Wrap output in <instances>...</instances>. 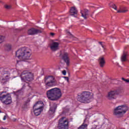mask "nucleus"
Segmentation results:
<instances>
[{
    "instance_id": "obj_1",
    "label": "nucleus",
    "mask_w": 129,
    "mask_h": 129,
    "mask_svg": "<svg viewBox=\"0 0 129 129\" xmlns=\"http://www.w3.org/2000/svg\"><path fill=\"white\" fill-rule=\"evenodd\" d=\"M31 49L28 47H21L16 52V56L20 59V60H17V63L20 61H26L29 60L31 57Z\"/></svg>"
},
{
    "instance_id": "obj_2",
    "label": "nucleus",
    "mask_w": 129,
    "mask_h": 129,
    "mask_svg": "<svg viewBox=\"0 0 129 129\" xmlns=\"http://www.w3.org/2000/svg\"><path fill=\"white\" fill-rule=\"evenodd\" d=\"M77 99L78 101L82 103H89L93 99V93L88 91H84L78 94Z\"/></svg>"
},
{
    "instance_id": "obj_3",
    "label": "nucleus",
    "mask_w": 129,
    "mask_h": 129,
    "mask_svg": "<svg viewBox=\"0 0 129 129\" xmlns=\"http://www.w3.org/2000/svg\"><path fill=\"white\" fill-rule=\"evenodd\" d=\"M47 97L50 100H58L62 96L61 90L59 88H54L47 91Z\"/></svg>"
},
{
    "instance_id": "obj_4",
    "label": "nucleus",
    "mask_w": 129,
    "mask_h": 129,
    "mask_svg": "<svg viewBox=\"0 0 129 129\" xmlns=\"http://www.w3.org/2000/svg\"><path fill=\"white\" fill-rule=\"evenodd\" d=\"M127 110H128V107L126 105L118 106L114 109L113 114L117 118H119V117H122L123 114H124Z\"/></svg>"
},
{
    "instance_id": "obj_5",
    "label": "nucleus",
    "mask_w": 129,
    "mask_h": 129,
    "mask_svg": "<svg viewBox=\"0 0 129 129\" xmlns=\"http://www.w3.org/2000/svg\"><path fill=\"white\" fill-rule=\"evenodd\" d=\"M44 81L46 87H53L57 84V81H56L55 77L51 75L45 76Z\"/></svg>"
},
{
    "instance_id": "obj_6",
    "label": "nucleus",
    "mask_w": 129,
    "mask_h": 129,
    "mask_svg": "<svg viewBox=\"0 0 129 129\" xmlns=\"http://www.w3.org/2000/svg\"><path fill=\"white\" fill-rule=\"evenodd\" d=\"M43 107H44V103H43V101H39L37 102L33 106L35 115L36 116L40 115L41 112L43 111Z\"/></svg>"
},
{
    "instance_id": "obj_7",
    "label": "nucleus",
    "mask_w": 129,
    "mask_h": 129,
    "mask_svg": "<svg viewBox=\"0 0 129 129\" xmlns=\"http://www.w3.org/2000/svg\"><path fill=\"white\" fill-rule=\"evenodd\" d=\"M21 78L22 81H32L34 80V75L32 73L24 71L21 73Z\"/></svg>"
},
{
    "instance_id": "obj_8",
    "label": "nucleus",
    "mask_w": 129,
    "mask_h": 129,
    "mask_svg": "<svg viewBox=\"0 0 129 129\" xmlns=\"http://www.w3.org/2000/svg\"><path fill=\"white\" fill-rule=\"evenodd\" d=\"M66 117H62L58 121L57 127L58 129H69V121L68 119H65Z\"/></svg>"
},
{
    "instance_id": "obj_9",
    "label": "nucleus",
    "mask_w": 129,
    "mask_h": 129,
    "mask_svg": "<svg viewBox=\"0 0 129 129\" xmlns=\"http://www.w3.org/2000/svg\"><path fill=\"white\" fill-rule=\"evenodd\" d=\"M119 94V91L118 89L112 90L108 92L107 98L109 100H112L113 99H116V96Z\"/></svg>"
},
{
    "instance_id": "obj_10",
    "label": "nucleus",
    "mask_w": 129,
    "mask_h": 129,
    "mask_svg": "<svg viewBox=\"0 0 129 129\" xmlns=\"http://www.w3.org/2000/svg\"><path fill=\"white\" fill-rule=\"evenodd\" d=\"M0 100L5 104H10L12 103V97L9 94L3 95L0 96Z\"/></svg>"
},
{
    "instance_id": "obj_11",
    "label": "nucleus",
    "mask_w": 129,
    "mask_h": 129,
    "mask_svg": "<svg viewBox=\"0 0 129 129\" xmlns=\"http://www.w3.org/2000/svg\"><path fill=\"white\" fill-rule=\"evenodd\" d=\"M59 42H53L50 45V50L53 52H56L59 50Z\"/></svg>"
},
{
    "instance_id": "obj_12",
    "label": "nucleus",
    "mask_w": 129,
    "mask_h": 129,
    "mask_svg": "<svg viewBox=\"0 0 129 129\" xmlns=\"http://www.w3.org/2000/svg\"><path fill=\"white\" fill-rule=\"evenodd\" d=\"M41 33H42V31L34 28H31L28 31V35H37L38 34H41Z\"/></svg>"
},
{
    "instance_id": "obj_13",
    "label": "nucleus",
    "mask_w": 129,
    "mask_h": 129,
    "mask_svg": "<svg viewBox=\"0 0 129 129\" xmlns=\"http://www.w3.org/2000/svg\"><path fill=\"white\" fill-rule=\"evenodd\" d=\"M62 58L63 61L66 63L67 66H69V64L70 63V59H69V56L68 53L65 52L62 56Z\"/></svg>"
},
{
    "instance_id": "obj_14",
    "label": "nucleus",
    "mask_w": 129,
    "mask_h": 129,
    "mask_svg": "<svg viewBox=\"0 0 129 129\" xmlns=\"http://www.w3.org/2000/svg\"><path fill=\"white\" fill-rule=\"evenodd\" d=\"M71 16H74L75 18L77 17V9L75 7H72L70 10Z\"/></svg>"
},
{
    "instance_id": "obj_15",
    "label": "nucleus",
    "mask_w": 129,
    "mask_h": 129,
    "mask_svg": "<svg viewBox=\"0 0 129 129\" xmlns=\"http://www.w3.org/2000/svg\"><path fill=\"white\" fill-rule=\"evenodd\" d=\"M81 14L82 15V17L86 20V19H87V16H88V10L84 9L83 10H81Z\"/></svg>"
},
{
    "instance_id": "obj_16",
    "label": "nucleus",
    "mask_w": 129,
    "mask_h": 129,
    "mask_svg": "<svg viewBox=\"0 0 129 129\" xmlns=\"http://www.w3.org/2000/svg\"><path fill=\"white\" fill-rule=\"evenodd\" d=\"M56 109H57V104L55 103L53 104L52 105H50V108L49 109L51 113H55V111H56Z\"/></svg>"
},
{
    "instance_id": "obj_17",
    "label": "nucleus",
    "mask_w": 129,
    "mask_h": 129,
    "mask_svg": "<svg viewBox=\"0 0 129 129\" xmlns=\"http://www.w3.org/2000/svg\"><path fill=\"white\" fill-rule=\"evenodd\" d=\"M99 64L100 67H103V66H104V64H105V60H104V58L101 57L100 58Z\"/></svg>"
},
{
    "instance_id": "obj_18",
    "label": "nucleus",
    "mask_w": 129,
    "mask_h": 129,
    "mask_svg": "<svg viewBox=\"0 0 129 129\" xmlns=\"http://www.w3.org/2000/svg\"><path fill=\"white\" fill-rule=\"evenodd\" d=\"M4 48L6 51H11L12 50V45L10 44H5Z\"/></svg>"
},
{
    "instance_id": "obj_19",
    "label": "nucleus",
    "mask_w": 129,
    "mask_h": 129,
    "mask_svg": "<svg viewBox=\"0 0 129 129\" xmlns=\"http://www.w3.org/2000/svg\"><path fill=\"white\" fill-rule=\"evenodd\" d=\"M85 120H86V119L84 120V123H83V124L78 129H87L88 125L84 123V122H85Z\"/></svg>"
},
{
    "instance_id": "obj_20",
    "label": "nucleus",
    "mask_w": 129,
    "mask_h": 129,
    "mask_svg": "<svg viewBox=\"0 0 129 129\" xmlns=\"http://www.w3.org/2000/svg\"><path fill=\"white\" fill-rule=\"evenodd\" d=\"M126 56H127L126 53L125 52H123L122 55L121 57V60L122 62H125V61L126 60Z\"/></svg>"
},
{
    "instance_id": "obj_21",
    "label": "nucleus",
    "mask_w": 129,
    "mask_h": 129,
    "mask_svg": "<svg viewBox=\"0 0 129 129\" xmlns=\"http://www.w3.org/2000/svg\"><path fill=\"white\" fill-rule=\"evenodd\" d=\"M127 9H126V8H124L123 9H120V10H118L117 11V13H126V12H127Z\"/></svg>"
},
{
    "instance_id": "obj_22",
    "label": "nucleus",
    "mask_w": 129,
    "mask_h": 129,
    "mask_svg": "<svg viewBox=\"0 0 129 129\" xmlns=\"http://www.w3.org/2000/svg\"><path fill=\"white\" fill-rule=\"evenodd\" d=\"M109 7H110V8H112V9H114V10H115V11H116L117 10V7L115 5V4H114L112 3H111L109 5Z\"/></svg>"
},
{
    "instance_id": "obj_23",
    "label": "nucleus",
    "mask_w": 129,
    "mask_h": 129,
    "mask_svg": "<svg viewBox=\"0 0 129 129\" xmlns=\"http://www.w3.org/2000/svg\"><path fill=\"white\" fill-rule=\"evenodd\" d=\"M4 8L6 9V10H10L12 9V6L11 5L6 4L4 5Z\"/></svg>"
},
{
    "instance_id": "obj_24",
    "label": "nucleus",
    "mask_w": 129,
    "mask_h": 129,
    "mask_svg": "<svg viewBox=\"0 0 129 129\" xmlns=\"http://www.w3.org/2000/svg\"><path fill=\"white\" fill-rule=\"evenodd\" d=\"M4 41H5V36L3 35H1L0 36V44H2V43H3Z\"/></svg>"
},
{
    "instance_id": "obj_25",
    "label": "nucleus",
    "mask_w": 129,
    "mask_h": 129,
    "mask_svg": "<svg viewBox=\"0 0 129 129\" xmlns=\"http://www.w3.org/2000/svg\"><path fill=\"white\" fill-rule=\"evenodd\" d=\"M67 33L68 35H69V36H71L72 37V34L71 33H70V32L68 31V30H67Z\"/></svg>"
},
{
    "instance_id": "obj_26",
    "label": "nucleus",
    "mask_w": 129,
    "mask_h": 129,
    "mask_svg": "<svg viewBox=\"0 0 129 129\" xmlns=\"http://www.w3.org/2000/svg\"><path fill=\"white\" fill-rule=\"evenodd\" d=\"M64 78L66 80H67V81H69V78H68V77H64Z\"/></svg>"
},
{
    "instance_id": "obj_27",
    "label": "nucleus",
    "mask_w": 129,
    "mask_h": 129,
    "mask_svg": "<svg viewBox=\"0 0 129 129\" xmlns=\"http://www.w3.org/2000/svg\"><path fill=\"white\" fill-rule=\"evenodd\" d=\"M62 74L63 75H66V71L64 70L62 71Z\"/></svg>"
},
{
    "instance_id": "obj_28",
    "label": "nucleus",
    "mask_w": 129,
    "mask_h": 129,
    "mask_svg": "<svg viewBox=\"0 0 129 129\" xmlns=\"http://www.w3.org/2000/svg\"><path fill=\"white\" fill-rule=\"evenodd\" d=\"M7 119V116H4L3 118V120H6Z\"/></svg>"
},
{
    "instance_id": "obj_29",
    "label": "nucleus",
    "mask_w": 129,
    "mask_h": 129,
    "mask_svg": "<svg viewBox=\"0 0 129 129\" xmlns=\"http://www.w3.org/2000/svg\"><path fill=\"white\" fill-rule=\"evenodd\" d=\"M124 81H125V82H126V83H128L129 80L128 79H126Z\"/></svg>"
},
{
    "instance_id": "obj_30",
    "label": "nucleus",
    "mask_w": 129,
    "mask_h": 129,
    "mask_svg": "<svg viewBox=\"0 0 129 129\" xmlns=\"http://www.w3.org/2000/svg\"><path fill=\"white\" fill-rule=\"evenodd\" d=\"M50 35H51V36H54V35H55V33H50Z\"/></svg>"
},
{
    "instance_id": "obj_31",
    "label": "nucleus",
    "mask_w": 129,
    "mask_h": 129,
    "mask_svg": "<svg viewBox=\"0 0 129 129\" xmlns=\"http://www.w3.org/2000/svg\"><path fill=\"white\" fill-rule=\"evenodd\" d=\"M13 121H17V118H13Z\"/></svg>"
},
{
    "instance_id": "obj_32",
    "label": "nucleus",
    "mask_w": 129,
    "mask_h": 129,
    "mask_svg": "<svg viewBox=\"0 0 129 129\" xmlns=\"http://www.w3.org/2000/svg\"><path fill=\"white\" fill-rule=\"evenodd\" d=\"M99 44H100L102 46V42H99Z\"/></svg>"
},
{
    "instance_id": "obj_33",
    "label": "nucleus",
    "mask_w": 129,
    "mask_h": 129,
    "mask_svg": "<svg viewBox=\"0 0 129 129\" xmlns=\"http://www.w3.org/2000/svg\"><path fill=\"white\" fill-rule=\"evenodd\" d=\"M125 80H126V79H124V78H122V80H123V81H125Z\"/></svg>"
},
{
    "instance_id": "obj_34",
    "label": "nucleus",
    "mask_w": 129,
    "mask_h": 129,
    "mask_svg": "<svg viewBox=\"0 0 129 129\" xmlns=\"http://www.w3.org/2000/svg\"><path fill=\"white\" fill-rule=\"evenodd\" d=\"M101 46L102 47V48H103V49H104V46H103V45H102Z\"/></svg>"
},
{
    "instance_id": "obj_35",
    "label": "nucleus",
    "mask_w": 129,
    "mask_h": 129,
    "mask_svg": "<svg viewBox=\"0 0 129 129\" xmlns=\"http://www.w3.org/2000/svg\"><path fill=\"white\" fill-rule=\"evenodd\" d=\"M1 129H9V128H4V127H2V128Z\"/></svg>"
},
{
    "instance_id": "obj_36",
    "label": "nucleus",
    "mask_w": 129,
    "mask_h": 129,
    "mask_svg": "<svg viewBox=\"0 0 129 129\" xmlns=\"http://www.w3.org/2000/svg\"><path fill=\"white\" fill-rule=\"evenodd\" d=\"M24 87H25V85L23 86V88H24Z\"/></svg>"
},
{
    "instance_id": "obj_37",
    "label": "nucleus",
    "mask_w": 129,
    "mask_h": 129,
    "mask_svg": "<svg viewBox=\"0 0 129 129\" xmlns=\"http://www.w3.org/2000/svg\"><path fill=\"white\" fill-rule=\"evenodd\" d=\"M2 80H5V79H2Z\"/></svg>"
},
{
    "instance_id": "obj_38",
    "label": "nucleus",
    "mask_w": 129,
    "mask_h": 129,
    "mask_svg": "<svg viewBox=\"0 0 129 129\" xmlns=\"http://www.w3.org/2000/svg\"><path fill=\"white\" fill-rule=\"evenodd\" d=\"M5 93V92H3L2 93Z\"/></svg>"
},
{
    "instance_id": "obj_39",
    "label": "nucleus",
    "mask_w": 129,
    "mask_h": 129,
    "mask_svg": "<svg viewBox=\"0 0 129 129\" xmlns=\"http://www.w3.org/2000/svg\"><path fill=\"white\" fill-rule=\"evenodd\" d=\"M0 112H1V110H0Z\"/></svg>"
}]
</instances>
